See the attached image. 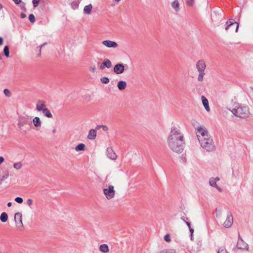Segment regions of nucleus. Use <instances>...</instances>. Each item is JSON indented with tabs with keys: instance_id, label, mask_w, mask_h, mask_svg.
Masks as SVG:
<instances>
[{
	"instance_id": "obj_1",
	"label": "nucleus",
	"mask_w": 253,
	"mask_h": 253,
	"mask_svg": "<svg viewBox=\"0 0 253 253\" xmlns=\"http://www.w3.org/2000/svg\"><path fill=\"white\" fill-rule=\"evenodd\" d=\"M169 147L173 152L177 153H181L185 144L183 134L180 129L173 126L168 138Z\"/></svg>"
},
{
	"instance_id": "obj_2",
	"label": "nucleus",
	"mask_w": 253,
	"mask_h": 253,
	"mask_svg": "<svg viewBox=\"0 0 253 253\" xmlns=\"http://www.w3.org/2000/svg\"><path fill=\"white\" fill-rule=\"evenodd\" d=\"M230 110L236 117L241 118H245L250 114L249 108L238 103L235 102Z\"/></svg>"
},
{
	"instance_id": "obj_3",
	"label": "nucleus",
	"mask_w": 253,
	"mask_h": 253,
	"mask_svg": "<svg viewBox=\"0 0 253 253\" xmlns=\"http://www.w3.org/2000/svg\"><path fill=\"white\" fill-rule=\"evenodd\" d=\"M201 146L207 151H212L215 149L214 142L211 136L199 141Z\"/></svg>"
},
{
	"instance_id": "obj_4",
	"label": "nucleus",
	"mask_w": 253,
	"mask_h": 253,
	"mask_svg": "<svg viewBox=\"0 0 253 253\" xmlns=\"http://www.w3.org/2000/svg\"><path fill=\"white\" fill-rule=\"evenodd\" d=\"M206 67V65L204 60H199L196 64V68L199 72V76L198 77V80L199 81H202L203 80V77L205 73V70Z\"/></svg>"
},
{
	"instance_id": "obj_5",
	"label": "nucleus",
	"mask_w": 253,
	"mask_h": 253,
	"mask_svg": "<svg viewBox=\"0 0 253 253\" xmlns=\"http://www.w3.org/2000/svg\"><path fill=\"white\" fill-rule=\"evenodd\" d=\"M196 130L197 137L199 141L203 140L204 138L211 137L209 134L208 130L204 126H200L196 128Z\"/></svg>"
},
{
	"instance_id": "obj_6",
	"label": "nucleus",
	"mask_w": 253,
	"mask_h": 253,
	"mask_svg": "<svg viewBox=\"0 0 253 253\" xmlns=\"http://www.w3.org/2000/svg\"><path fill=\"white\" fill-rule=\"evenodd\" d=\"M32 124V121H31V118L28 115H20L18 117V127L21 128L22 126L25 125H30Z\"/></svg>"
},
{
	"instance_id": "obj_7",
	"label": "nucleus",
	"mask_w": 253,
	"mask_h": 253,
	"mask_svg": "<svg viewBox=\"0 0 253 253\" xmlns=\"http://www.w3.org/2000/svg\"><path fill=\"white\" fill-rule=\"evenodd\" d=\"M224 18L222 10L219 11H213L211 14V19L213 22L219 23Z\"/></svg>"
},
{
	"instance_id": "obj_8",
	"label": "nucleus",
	"mask_w": 253,
	"mask_h": 253,
	"mask_svg": "<svg viewBox=\"0 0 253 253\" xmlns=\"http://www.w3.org/2000/svg\"><path fill=\"white\" fill-rule=\"evenodd\" d=\"M103 193L108 200L111 199L115 194L114 187L113 185H109L108 188H104Z\"/></svg>"
},
{
	"instance_id": "obj_9",
	"label": "nucleus",
	"mask_w": 253,
	"mask_h": 253,
	"mask_svg": "<svg viewBox=\"0 0 253 253\" xmlns=\"http://www.w3.org/2000/svg\"><path fill=\"white\" fill-rule=\"evenodd\" d=\"M125 67H127V65H125L122 63H118L114 66L113 71L116 74H122L126 70Z\"/></svg>"
},
{
	"instance_id": "obj_10",
	"label": "nucleus",
	"mask_w": 253,
	"mask_h": 253,
	"mask_svg": "<svg viewBox=\"0 0 253 253\" xmlns=\"http://www.w3.org/2000/svg\"><path fill=\"white\" fill-rule=\"evenodd\" d=\"M235 31L237 32L239 28V24L235 22L234 19H229L226 22L225 29L226 31H228L230 28H233V26H235Z\"/></svg>"
},
{
	"instance_id": "obj_11",
	"label": "nucleus",
	"mask_w": 253,
	"mask_h": 253,
	"mask_svg": "<svg viewBox=\"0 0 253 253\" xmlns=\"http://www.w3.org/2000/svg\"><path fill=\"white\" fill-rule=\"evenodd\" d=\"M233 218L231 212L228 211L227 214V218L223 223V225L225 228L230 227L233 224Z\"/></svg>"
},
{
	"instance_id": "obj_12",
	"label": "nucleus",
	"mask_w": 253,
	"mask_h": 253,
	"mask_svg": "<svg viewBox=\"0 0 253 253\" xmlns=\"http://www.w3.org/2000/svg\"><path fill=\"white\" fill-rule=\"evenodd\" d=\"M14 220L18 228H20L23 226L22 214L20 212H17L14 215Z\"/></svg>"
},
{
	"instance_id": "obj_13",
	"label": "nucleus",
	"mask_w": 253,
	"mask_h": 253,
	"mask_svg": "<svg viewBox=\"0 0 253 253\" xmlns=\"http://www.w3.org/2000/svg\"><path fill=\"white\" fill-rule=\"evenodd\" d=\"M236 247L238 249L242 250H248L249 249L248 245L244 241L242 238H241V240H238Z\"/></svg>"
},
{
	"instance_id": "obj_14",
	"label": "nucleus",
	"mask_w": 253,
	"mask_h": 253,
	"mask_svg": "<svg viewBox=\"0 0 253 253\" xmlns=\"http://www.w3.org/2000/svg\"><path fill=\"white\" fill-rule=\"evenodd\" d=\"M102 44L107 47L116 48L118 46V44L114 41L110 40H105L102 42Z\"/></svg>"
},
{
	"instance_id": "obj_15",
	"label": "nucleus",
	"mask_w": 253,
	"mask_h": 253,
	"mask_svg": "<svg viewBox=\"0 0 253 253\" xmlns=\"http://www.w3.org/2000/svg\"><path fill=\"white\" fill-rule=\"evenodd\" d=\"M106 154H107V157L112 160H115L117 157V155L114 152L112 148H111V147L108 148L106 149Z\"/></svg>"
},
{
	"instance_id": "obj_16",
	"label": "nucleus",
	"mask_w": 253,
	"mask_h": 253,
	"mask_svg": "<svg viewBox=\"0 0 253 253\" xmlns=\"http://www.w3.org/2000/svg\"><path fill=\"white\" fill-rule=\"evenodd\" d=\"M112 67V63L111 61L108 59H105L103 62L101 64L100 68L101 70H103L105 68H110Z\"/></svg>"
},
{
	"instance_id": "obj_17",
	"label": "nucleus",
	"mask_w": 253,
	"mask_h": 253,
	"mask_svg": "<svg viewBox=\"0 0 253 253\" xmlns=\"http://www.w3.org/2000/svg\"><path fill=\"white\" fill-rule=\"evenodd\" d=\"M45 107V104L43 101L39 100L36 105V109L38 111H42Z\"/></svg>"
},
{
	"instance_id": "obj_18",
	"label": "nucleus",
	"mask_w": 253,
	"mask_h": 253,
	"mask_svg": "<svg viewBox=\"0 0 253 253\" xmlns=\"http://www.w3.org/2000/svg\"><path fill=\"white\" fill-rule=\"evenodd\" d=\"M201 99H202V101L203 104L205 109L207 111H209L210 110V107L209 105L208 100L204 96H202Z\"/></svg>"
},
{
	"instance_id": "obj_19",
	"label": "nucleus",
	"mask_w": 253,
	"mask_h": 253,
	"mask_svg": "<svg viewBox=\"0 0 253 253\" xmlns=\"http://www.w3.org/2000/svg\"><path fill=\"white\" fill-rule=\"evenodd\" d=\"M96 137V131L95 129H90L87 135V138L90 140L94 139Z\"/></svg>"
},
{
	"instance_id": "obj_20",
	"label": "nucleus",
	"mask_w": 253,
	"mask_h": 253,
	"mask_svg": "<svg viewBox=\"0 0 253 253\" xmlns=\"http://www.w3.org/2000/svg\"><path fill=\"white\" fill-rule=\"evenodd\" d=\"M117 87L120 90H123L126 87V83L124 81H120L117 83Z\"/></svg>"
},
{
	"instance_id": "obj_21",
	"label": "nucleus",
	"mask_w": 253,
	"mask_h": 253,
	"mask_svg": "<svg viewBox=\"0 0 253 253\" xmlns=\"http://www.w3.org/2000/svg\"><path fill=\"white\" fill-rule=\"evenodd\" d=\"M32 122L33 123L34 126L36 127H41L42 125V122L40 118L38 117H35L32 123Z\"/></svg>"
},
{
	"instance_id": "obj_22",
	"label": "nucleus",
	"mask_w": 253,
	"mask_h": 253,
	"mask_svg": "<svg viewBox=\"0 0 253 253\" xmlns=\"http://www.w3.org/2000/svg\"><path fill=\"white\" fill-rule=\"evenodd\" d=\"M42 112L44 116L48 118H52V115L48 108H44V110H43Z\"/></svg>"
},
{
	"instance_id": "obj_23",
	"label": "nucleus",
	"mask_w": 253,
	"mask_h": 253,
	"mask_svg": "<svg viewBox=\"0 0 253 253\" xmlns=\"http://www.w3.org/2000/svg\"><path fill=\"white\" fill-rule=\"evenodd\" d=\"M92 6L91 4L85 5L84 8V13L86 14H90L91 13Z\"/></svg>"
},
{
	"instance_id": "obj_24",
	"label": "nucleus",
	"mask_w": 253,
	"mask_h": 253,
	"mask_svg": "<svg viewBox=\"0 0 253 253\" xmlns=\"http://www.w3.org/2000/svg\"><path fill=\"white\" fill-rule=\"evenodd\" d=\"M99 250L103 253H107L109 252V247L106 244H102L99 247Z\"/></svg>"
},
{
	"instance_id": "obj_25",
	"label": "nucleus",
	"mask_w": 253,
	"mask_h": 253,
	"mask_svg": "<svg viewBox=\"0 0 253 253\" xmlns=\"http://www.w3.org/2000/svg\"><path fill=\"white\" fill-rule=\"evenodd\" d=\"M0 220L2 222H5L8 220V214L5 212H3L0 216Z\"/></svg>"
},
{
	"instance_id": "obj_26",
	"label": "nucleus",
	"mask_w": 253,
	"mask_h": 253,
	"mask_svg": "<svg viewBox=\"0 0 253 253\" xmlns=\"http://www.w3.org/2000/svg\"><path fill=\"white\" fill-rule=\"evenodd\" d=\"M85 145L84 143H80L75 147V150L77 152L84 151L85 150Z\"/></svg>"
},
{
	"instance_id": "obj_27",
	"label": "nucleus",
	"mask_w": 253,
	"mask_h": 253,
	"mask_svg": "<svg viewBox=\"0 0 253 253\" xmlns=\"http://www.w3.org/2000/svg\"><path fill=\"white\" fill-rule=\"evenodd\" d=\"M179 2L178 0H174L172 3H171V6L172 8H173L176 11H178L179 10Z\"/></svg>"
},
{
	"instance_id": "obj_28",
	"label": "nucleus",
	"mask_w": 253,
	"mask_h": 253,
	"mask_svg": "<svg viewBox=\"0 0 253 253\" xmlns=\"http://www.w3.org/2000/svg\"><path fill=\"white\" fill-rule=\"evenodd\" d=\"M3 54L6 57L9 56V47L8 45H5L3 48Z\"/></svg>"
},
{
	"instance_id": "obj_29",
	"label": "nucleus",
	"mask_w": 253,
	"mask_h": 253,
	"mask_svg": "<svg viewBox=\"0 0 253 253\" xmlns=\"http://www.w3.org/2000/svg\"><path fill=\"white\" fill-rule=\"evenodd\" d=\"M9 176V173L8 171H6L4 175L0 176V185L2 184V182L6 179Z\"/></svg>"
},
{
	"instance_id": "obj_30",
	"label": "nucleus",
	"mask_w": 253,
	"mask_h": 253,
	"mask_svg": "<svg viewBox=\"0 0 253 253\" xmlns=\"http://www.w3.org/2000/svg\"><path fill=\"white\" fill-rule=\"evenodd\" d=\"M215 180V179H213V177L211 178L209 180L210 185L212 187H214L217 186L216 182Z\"/></svg>"
},
{
	"instance_id": "obj_31",
	"label": "nucleus",
	"mask_w": 253,
	"mask_h": 253,
	"mask_svg": "<svg viewBox=\"0 0 253 253\" xmlns=\"http://www.w3.org/2000/svg\"><path fill=\"white\" fill-rule=\"evenodd\" d=\"M102 83L107 84L109 83V79L108 77H104L100 79Z\"/></svg>"
},
{
	"instance_id": "obj_32",
	"label": "nucleus",
	"mask_w": 253,
	"mask_h": 253,
	"mask_svg": "<svg viewBox=\"0 0 253 253\" xmlns=\"http://www.w3.org/2000/svg\"><path fill=\"white\" fill-rule=\"evenodd\" d=\"M71 7L73 9H76L79 7V2L76 1H74L71 3Z\"/></svg>"
},
{
	"instance_id": "obj_33",
	"label": "nucleus",
	"mask_w": 253,
	"mask_h": 253,
	"mask_svg": "<svg viewBox=\"0 0 253 253\" xmlns=\"http://www.w3.org/2000/svg\"><path fill=\"white\" fill-rule=\"evenodd\" d=\"M29 20L32 23H34L36 21V18L33 14H30L29 15Z\"/></svg>"
},
{
	"instance_id": "obj_34",
	"label": "nucleus",
	"mask_w": 253,
	"mask_h": 253,
	"mask_svg": "<svg viewBox=\"0 0 253 253\" xmlns=\"http://www.w3.org/2000/svg\"><path fill=\"white\" fill-rule=\"evenodd\" d=\"M46 44V42L44 43L43 44H42L40 46H39L37 47V51H39V54H38V57H40V55H41V49L42 48V46H43L44 45H45Z\"/></svg>"
},
{
	"instance_id": "obj_35",
	"label": "nucleus",
	"mask_w": 253,
	"mask_h": 253,
	"mask_svg": "<svg viewBox=\"0 0 253 253\" xmlns=\"http://www.w3.org/2000/svg\"><path fill=\"white\" fill-rule=\"evenodd\" d=\"M21 167L22 164L21 162L16 163H14L13 165V167L17 169H20L21 168Z\"/></svg>"
},
{
	"instance_id": "obj_36",
	"label": "nucleus",
	"mask_w": 253,
	"mask_h": 253,
	"mask_svg": "<svg viewBox=\"0 0 253 253\" xmlns=\"http://www.w3.org/2000/svg\"><path fill=\"white\" fill-rule=\"evenodd\" d=\"M15 201L18 204H22L23 202V198L20 197H17L15 198Z\"/></svg>"
},
{
	"instance_id": "obj_37",
	"label": "nucleus",
	"mask_w": 253,
	"mask_h": 253,
	"mask_svg": "<svg viewBox=\"0 0 253 253\" xmlns=\"http://www.w3.org/2000/svg\"><path fill=\"white\" fill-rule=\"evenodd\" d=\"M40 1V0H33L32 3L33 4L34 7H35V8L37 7L39 5Z\"/></svg>"
},
{
	"instance_id": "obj_38",
	"label": "nucleus",
	"mask_w": 253,
	"mask_h": 253,
	"mask_svg": "<svg viewBox=\"0 0 253 253\" xmlns=\"http://www.w3.org/2000/svg\"><path fill=\"white\" fill-rule=\"evenodd\" d=\"M161 253H175V252L173 249H168L166 251H163L161 252Z\"/></svg>"
},
{
	"instance_id": "obj_39",
	"label": "nucleus",
	"mask_w": 253,
	"mask_h": 253,
	"mask_svg": "<svg viewBox=\"0 0 253 253\" xmlns=\"http://www.w3.org/2000/svg\"><path fill=\"white\" fill-rule=\"evenodd\" d=\"M3 92L6 96L9 97L11 95L10 91L8 89H4L3 90Z\"/></svg>"
},
{
	"instance_id": "obj_40",
	"label": "nucleus",
	"mask_w": 253,
	"mask_h": 253,
	"mask_svg": "<svg viewBox=\"0 0 253 253\" xmlns=\"http://www.w3.org/2000/svg\"><path fill=\"white\" fill-rule=\"evenodd\" d=\"M164 240L167 242H169L170 241V237L169 234H166L164 236Z\"/></svg>"
},
{
	"instance_id": "obj_41",
	"label": "nucleus",
	"mask_w": 253,
	"mask_h": 253,
	"mask_svg": "<svg viewBox=\"0 0 253 253\" xmlns=\"http://www.w3.org/2000/svg\"><path fill=\"white\" fill-rule=\"evenodd\" d=\"M187 4L193 6L194 4V0H187Z\"/></svg>"
},
{
	"instance_id": "obj_42",
	"label": "nucleus",
	"mask_w": 253,
	"mask_h": 253,
	"mask_svg": "<svg viewBox=\"0 0 253 253\" xmlns=\"http://www.w3.org/2000/svg\"><path fill=\"white\" fill-rule=\"evenodd\" d=\"M27 204L29 206H31L33 204V200L31 199H28L27 201Z\"/></svg>"
},
{
	"instance_id": "obj_43",
	"label": "nucleus",
	"mask_w": 253,
	"mask_h": 253,
	"mask_svg": "<svg viewBox=\"0 0 253 253\" xmlns=\"http://www.w3.org/2000/svg\"><path fill=\"white\" fill-rule=\"evenodd\" d=\"M102 128L104 131H107L108 130V126L105 125H102Z\"/></svg>"
},
{
	"instance_id": "obj_44",
	"label": "nucleus",
	"mask_w": 253,
	"mask_h": 253,
	"mask_svg": "<svg viewBox=\"0 0 253 253\" xmlns=\"http://www.w3.org/2000/svg\"><path fill=\"white\" fill-rule=\"evenodd\" d=\"M226 252V251L224 249L220 248L219 249L217 253H225Z\"/></svg>"
},
{
	"instance_id": "obj_45",
	"label": "nucleus",
	"mask_w": 253,
	"mask_h": 253,
	"mask_svg": "<svg viewBox=\"0 0 253 253\" xmlns=\"http://www.w3.org/2000/svg\"><path fill=\"white\" fill-rule=\"evenodd\" d=\"M95 69H96V68H95V66H94L93 67H90V68H89L90 71L93 73L94 72Z\"/></svg>"
},
{
	"instance_id": "obj_46",
	"label": "nucleus",
	"mask_w": 253,
	"mask_h": 253,
	"mask_svg": "<svg viewBox=\"0 0 253 253\" xmlns=\"http://www.w3.org/2000/svg\"><path fill=\"white\" fill-rule=\"evenodd\" d=\"M16 4H19L21 2L22 0H13Z\"/></svg>"
},
{
	"instance_id": "obj_47",
	"label": "nucleus",
	"mask_w": 253,
	"mask_h": 253,
	"mask_svg": "<svg viewBox=\"0 0 253 253\" xmlns=\"http://www.w3.org/2000/svg\"><path fill=\"white\" fill-rule=\"evenodd\" d=\"M20 17L21 18H24L26 17V14L23 12H22L20 14Z\"/></svg>"
},
{
	"instance_id": "obj_48",
	"label": "nucleus",
	"mask_w": 253,
	"mask_h": 253,
	"mask_svg": "<svg viewBox=\"0 0 253 253\" xmlns=\"http://www.w3.org/2000/svg\"><path fill=\"white\" fill-rule=\"evenodd\" d=\"M181 219L185 223V221H187L186 220H188V217H185L184 216L181 217Z\"/></svg>"
},
{
	"instance_id": "obj_49",
	"label": "nucleus",
	"mask_w": 253,
	"mask_h": 253,
	"mask_svg": "<svg viewBox=\"0 0 253 253\" xmlns=\"http://www.w3.org/2000/svg\"><path fill=\"white\" fill-rule=\"evenodd\" d=\"M4 159L3 157L2 156H0V165L4 162Z\"/></svg>"
},
{
	"instance_id": "obj_50",
	"label": "nucleus",
	"mask_w": 253,
	"mask_h": 253,
	"mask_svg": "<svg viewBox=\"0 0 253 253\" xmlns=\"http://www.w3.org/2000/svg\"><path fill=\"white\" fill-rule=\"evenodd\" d=\"M185 223L186 224V225H187V226L188 227L189 229L191 228V223L190 222H189L188 221H185Z\"/></svg>"
},
{
	"instance_id": "obj_51",
	"label": "nucleus",
	"mask_w": 253,
	"mask_h": 253,
	"mask_svg": "<svg viewBox=\"0 0 253 253\" xmlns=\"http://www.w3.org/2000/svg\"><path fill=\"white\" fill-rule=\"evenodd\" d=\"M23 4H24L23 6H21V9L24 10V11H26V8L25 6V3H23Z\"/></svg>"
},
{
	"instance_id": "obj_52",
	"label": "nucleus",
	"mask_w": 253,
	"mask_h": 253,
	"mask_svg": "<svg viewBox=\"0 0 253 253\" xmlns=\"http://www.w3.org/2000/svg\"><path fill=\"white\" fill-rule=\"evenodd\" d=\"M189 229V231L190 232V234H193V233L194 232V229L192 228H190Z\"/></svg>"
},
{
	"instance_id": "obj_53",
	"label": "nucleus",
	"mask_w": 253,
	"mask_h": 253,
	"mask_svg": "<svg viewBox=\"0 0 253 253\" xmlns=\"http://www.w3.org/2000/svg\"><path fill=\"white\" fill-rule=\"evenodd\" d=\"M3 43V39L2 37H0V45H1Z\"/></svg>"
},
{
	"instance_id": "obj_54",
	"label": "nucleus",
	"mask_w": 253,
	"mask_h": 253,
	"mask_svg": "<svg viewBox=\"0 0 253 253\" xmlns=\"http://www.w3.org/2000/svg\"><path fill=\"white\" fill-rule=\"evenodd\" d=\"M214 187L216 188L219 192L222 191V189L220 187H219L217 185L216 187Z\"/></svg>"
},
{
	"instance_id": "obj_55",
	"label": "nucleus",
	"mask_w": 253,
	"mask_h": 253,
	"mask_svg": "<svg viewBox=\"0 0 253 253\" xmlns=\"http://www.w3.org/2000/svg\"><path fill=\"white\" fill-rule=\"evenodd\" d=\"M102 125H98V126H97L96 128H95V130H96V129L98 130L99 128H102Z\"/></svg>"
},
{
	"instance_id": "obj_56",
	"label": "nucleus",
	"mask_w": 253,
	"mask_h": 253,
	"mask_svg": "<svg viewBox=\"0 0 253 253\" xmlns=\"http://www.w3.org/2000/svg\"><path fill=\"white\" fill-rule=\"evenodd\" d=\"M213 179H215V181L217 182V181L219 180V178L218 177H216L215 178L213 177Z\"/></svg>"
},
{
	"instance_id": "obj_57",
	"label": "nucleus",
	"mask_w": 253,
	"mask_h": 253,
	"mask_svg": "<svg viewBox=\"0 0 253 253\" xmlns=\"http://www.w3.org/2000/svg\"><path fill=\"white\" fill-rule=\"evenodd\" d=\"M12 206V203L11 202H8L7 203V206L8 207H10Z\"/></svg>"
},
{
	"instance_id": "obj_58",
	"label": "nucleus",
	"mask_w": 253,
	"mask_h": 253,
	"mask_svg": "<svg viewBox=\"0 0 253 253\" xmlns=\"http://www.w3.org/2000/svg\"><path fill=\"white\" fill-rule=\"evenodd\" d=\"M190 239L191 240H193V234H190Z\"/></svg>"
},
{
	"instance_id": "obj_59",
	"label": "nucleus",
	"mask_w": 253,
	"mask_h": 253,
	"mask_svg": "<svg viewBox=\"0 0 253 253\" xmlns=\"http://www.w3.org/2000/svg\"><path fill=\"white\" fill-rule=\"evenodd\" d=\"M241 238H241V237L240 236V234L239 233V234H238V240H241Z\"/></svg>"
},
{
	"instance_id": "obj_60",
	"label": "nucleus",
	"mask_w": 253,
	"mask_h": 253,
	"mask_svg": "<svg viewBox=\"0 0 253 253\" xmlns=\"http://www.w3.org/2000/svg\"><path fill=\"white\" fill-rule=\"evenodd\" d=\"M56 129H55V128H54V129H53L52 130V132H53V133H55V132H56Z\"/></svg>"
},
{
	"instance_id": "obj_61",
	"label": "nucleus",
	"mask_w": 253,
	"mask_h": 253,
	"mask_svg": "<svg viewBox=\"0 0 253 253\" xmlns=\"http://www.w3.org/2000/svg\"><path fill=\"white\" fill-rule=\"evenodd\" d=\"M2 8H3L2 5L1 3H0V9H1Z\"/></svg>"
},
{
	"instance_id": "obj_62",
	"label": "nucleus",
	"mask_w": 253,
	"mask_h": 253,
	"mask_svg": "<svg viewBox=\"0 0 253 253\" xmlns=\"http://www.w3.org/2000/svg\"><path fill=\"white\" fill-rule=\"evenodd\" d=\"M192 124L193 126H195V125H196V123H194H194H193V122H192Z\"/></svg>"
},
{
	"instance_id": "obj_63",
	"label": "nucleus",
	"mask_w": 253,
	"mask_h": 253,
	"mask_svg": "<svg viewBox=\"0 0 253 253\" xmlns=\"http://www.w3.org/2000/svg\"><path fill=\"white\" fill-rule=\"evenodd\" d=\"M192 124L193 126H195V125H196V123H194H194H193V122H192Z\"/></svg>"
},
{
	"instance_id": "obj_64",
	"label": "nucleus",
	"mask_w": 253,
	"mask_h": 253,
	"mask_svg": "<svg viewBox=\"0 0 253 253\" xmlns=\"http://www.w3.org/2000/svg\"><path fill=\"white\" fill-rule=\"evenodd\" d=\"M115 0L116 1L118 2V1H120L121 0Z\"/></svg>"
}]
</instances>
